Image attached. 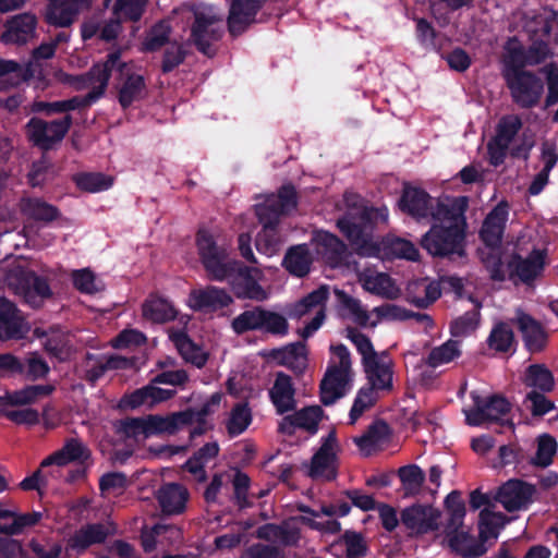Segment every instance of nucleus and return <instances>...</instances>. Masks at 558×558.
<instances>
[{"label": "nucleus", "mask_w": 558, "mask_h": 558, "mask_svg": "<svg viewBox=\"0 0 558 558\" xmlns=\"http://www.w3.org/2000/svg\"><path fill=\"white\" fill-rule=\"evenodd\" d=\"M345 203L347 209L337 219V228L359 256H379L380 244L375 231L388 223V208L368 205L363 198H351L347 194Z\"/></svg>", "instance_id": "1"}, {"label": "nucleus", "mask_w": 558, "mask_h": 558, "mask_svg": "<svg viewBox=\"0 0 558 558\" xmlns=\"http://www.w3.org/2000/svg\"><path fill=\"white\" fill-rule=\"evenodd\" d=\"M466 229L433 225L422 236L421 246L432 256L454 259L465 257Z\"/></svg>", "instance_id": "2"}, {"label": "nucleus", "mask_w": 558, "mask_h": 558, "mask_svg": "<svg viewBox=\"0 0 558 558\" xmlns=\"http://www.w3.org/2000/svg\"><path fill=\"white\" fill-rule=\"evenodd\" d=\"M196 247L209 280L225 281L238 265V260L230 259L227 250L218 245L213 234L206 230L197 232Z\"/></svg>", "instance_id": "3"}, {"label": "nucleus", "mask_w": 558, "mask_h": 558, "mask_svg": "<svg viewBox=\"0 0 558 558\" xmlns=\"http://www.w3.org/2000/svg\"><path fill=\"white\" fill-rule=\"evenodd\" d=\"M330 351L339 359V365L328 366L319 384L320 402L326 407L333 404L345 395L351 369V354L344 344L330 345Z\"/></svg>", "instance_id": "4"}, {"label": "nucleus", "mask_w": 558, "mask_h": 558, "mask_svg": "<svg viewBox=\"0 0 558 558\" xmlns=\"http://www.w3.org/2000/svg\"><path fill=\"white\" fill-rule=\"evenodd\" d=\"M473 405L464 410L465 422L470 426H482L485 423L500 422L501 426H507L513 430L514 424L510 420H504L511 411V403L500 395L481 397L472 392Z\"/></svg>", "instance_id": "5"}, {"label": "nucleus", "mask_w": 558, "mask_h": 558, "mask_svg": "<svg viewBox=\"0 0 558 558\" xmlns=\"http://www.w3.org/2000/svg\"><path fill=\"white\" fill-rule=\"evenodd\" d=\"M73 124V118L65 114L61 119L46 121L38 117H32L25 124V135L33 146L48 151L60 144L69 133Z\"/></svg>", "instance_id": "6"}, {"label": "nucleus", "mask_w": 558, "mask_h": 558, "mask_svg": "<svg viewBox=\"0 0 558 558\" xmlns=\"http://www.w3.org/2000/svg\"><path fill=\"white\" fill-rule=\"evenodd\" d=\"M111 53L118 54V60L112 65L114 88L118 92L117 98L120 106L123 109H128L133 102L144 98L146 82L143 75L133 71L130 63L121 59L122 50L120 48L111 50Z\"/></svg>", "instance_id": "7"}, {"label": "nucleus", "mask_w": 558, "mask_h": 558, "mask_svg": "<svg viewBox=\"0 0 558 558\" xmlns=\"http://www.w3.org/2000/svg\"><path fill=\"white\" fill-rule=\"evenodd\" d=\"M547 265V250L534 247L527 256L513 252L506 263L508 279L514 284L533 287Z\"/></svg>", "instance_id": "8"}, {"label": "nucleus", "mask_w": 558, "mask_h": 558, "mask_svg": "<svg viewBox=\"0 0 558 558\" xmlns=\"http://www.w3.org/2000/svg\"><path fill=\"white\" fill-rule=\"evenodd\" d=\"M512 102L521 109L536 107L544 94V82L532 71H517L505 78Z\"/></svg>", "instance_id": "9"}, {"label": "nucleus", "mask_w": 558, "mask_h": 558, "mask_svg": "<svg viewBox=\"0 0 558 558\" xmlns=\"http://www.w3.org/2000/svg\"><path fill=\"white\" fill-rule=\"evenodd\" d=\"M221 19L205 10L194 11V22L191 26V40L196 49L207 56L214 57L216 49L213 43L221 39L223 26Z\"/></svg>", "instance_id": "10"}, {"label": "nucleus", "mask_w": 558, "mask_h": 558, "mask_svg": "<svg viewBox=\"0 0 558 558\" xmlns=\"http://www.w3.org/2000/svg\"><path fill=\"white\" fill-rule=\"evenodd\" d=\"M264 272L255 266H246L238 260V265L230 271L226 280L231 291L239 300L265 301L268 298L265 289L259 284Z\"/></svg>", "instance_id": "11"}, {"label": "nucleus", "mask_w": 558, "mask_h": 558, "mask_svg": "<svg viewBox=\"0 0 558 558\" xmlns=\"http://www.w3.org/2000/svg\"><path fill=\"white\" fill-rule=\"evenodd\" d=\"M338 439L335 429L322 438L318 450L313 454L307 476L312 480L332 482L338 476L339 461L337 456Z\"/></svg>", "instance_id": "12"}, {"label": "nucleus", "mask_w": 558, "mask_h": 558, "mask_svg": "<svg viewBox=\"0 0 558 558\" xmlns=\"http://www.w3.org/2000/svg\"><path fill=\"white\" fill-rule=\"evenodd\" d=\"M440 512L430 505L414 504L404 508L400 521L410 531V536L424 535L438 530Z\"/></svg>", "instance_id": "13"}, {"label": "nucleus", "mask_w": 558, "mask_h": 558, "mask_svg": "<svg viewBox=\"0 0 558 558\" xmlns=\"http://www.w3.org/2000/svg\"><path fill=\"white\" fill-rule=\"evenodd\" d=\"M233 298L226 289L208 284L204 288L192 289L189 294V306L192 311L213 314L229 307Z\"/></svg>", "instance_id": "14"}, {"label": "nucleus", "mask_w": 558, "mask_h": 558, "mask_svg": "<svg viewBox=\"0 0 558 558\" xmlns=\"http://www.w3.org/2000/svg\"><path fill=\"white\" fill-rule=\"evenodd\" d=\"M469 208L468 196L447 197L446 199H434L433 213L429 219L434 225L458 226L468 228L465 213Z\"/></svg>", "instance_id": "15"}, {"label": "nucleus", "mask_w": 558, "mask_h": 558, "mask_svg": "<svg viewBox=\"0 0 558 558\" xmlns=\"http://www.w3.org/2000/svg\"><path fill=\"white\" fill-rule=\"evenodd\" d=\"M535 493L534 485L522 480L511 478L498 488L494 498L508 512H513L526 508L532 502Z\"/></svg>", "instance_id": "16"}, {"label": "nucleus", "mask_w": 558, "mask_h": 558, "mask_svg": "<svg viewBox=\"0 0 558 558\" xmlns=\"http://www.w3.org/2000/svg\"><path fill=\"white\" fill-rule=\"evenodd\" d=\"M267 0H232L227 19L232 37L242 35L256 22V15Z\"/></svg>", "instance_id": "17"}, {"label": "nucleus", "mask_w": 558, "mask_h": 558, "mask_svg": "<svg viewBox=\"0 0 558 558\" xmlns=\"http://www.w3.org/2000/svg\"><path fill=\"white\" fill-rule=\"evenodd\" d=\"M434 197H432L425 190L421 187L404 185L401 196L398 199L399 209L415 219L421 221L429 219L433 213Z\"/></svg>", "instance_id": "18"}, {"label": "nucleus", "mask_w": 558, "mask_h": 558, "mask_svg": "<svg viewBox=\"0 0 558 558\" xmlns=\"http://www.w3.org/2000/svg\"><path fill=\"white\" fill-rule=\"evenodd\" d=\"M194 410L174 412L167 416L149 414L144 417L145 438L160 434H175L181 427L191 425L194 422Z\"/></svg>", "instance_id": "19"}, {"label": "nucleus", "mask_w": 558, "mask_h": 558, "mask_svg": "<svg viewBox=\"0 0 558 558\" xmlns=\"http://www.w3.org/2000/svg\"><path fill=\"white\" fill-rule=\"evenodd\" d=\"M17 282L26 303L33 308L40 307L44 300L52 296L48 279L39 276L34 270H22L17 277Z\"/></svg>", "instance_id": "20"}, {"label": "nucleus", "mask_w": 558, "mask_h": 558, "mask_svg": "<svg viewBox=\"0 0 558 558\" xmlns=\"http://www.w3.org/2000/svg\"><path fill=\"white\" fill-rule=\"evenodd\" d=\"M509 215L507 202H499L483 221L480 238L488 248L499 247Z\"/></svg>", "instance_id": "21"}, {"label": "nucleus", "mask_w": 558, "mask_h": 558, "mask_svg": "<svg viewBox=\"0 0 558 558\" xmlns=\"http://www.w3.org/2000/svg\"><path fill=\"white\" fill-rule=\"evenodd\" d=\"M189 497V490L179 483H165L155 493V498L163 517L184 513Z\"/></svg>", "instance_id": "22"}, {"label": "nucleus", "mask_w": 558, "mask_h": 558, "mask_svg": "<svg viewBox=\"0 0 558 558\" xmlns=\"http://www.w3.org/2000/svg\"><path fill=\"white\" fill-rule=\"evenodd\" d=\"M117 60L118 54L109 51L104 61L93 64L86 73L72 75L69 82L77 90L84 89L94 83H98L96 87H102L101 92L104 96L112 75V65Z\"/></svg>", "instance_id": "23"}, {"label": "nucleus", "mask_w": 558, "mask_h": 558, "mask_svg": "<svg viewBox=\"0 0 558 558\" xmlns=\"http://www.w3.org/2000/svg\"><path fill=\"white\" fill-rule=\"evenodd\" d=\"M323 414L324 411L319 405L305 407L291 415L284 416L279 424V432L293 435L296 428H301L314 435L318 430Z\"/></svg>", "instance_id": "24"}, {"label": "nucleus", "mask_w": 558, "mask_h": 558, "mask_svg": "<svg viewBox=\"0 0 558 558\" xmlns=\"http://www.w3.org/2000/svg\"><path fill=\"white\" fill-rule=\"evenodd\" d=\"M315 241L317 253L328 266L337 268L345 263L348 246L339 236L328 231H319L315 235Z\"/></svg>", "instance_id": "25"}, {"label": "nucleus", "mask_w": 558, "mask_h": 558, "mask_svg": "<svg viewBox=\"0 0 558 558\" xmlns=\"http://www.w3.org/2000/svg\"><path fill=\"white\" fill-rule=\"evenodd\" d=\"M37 19L32 13L17 14L5 23V31L1 34V41L5 45L26 44L35 34Z\"/></svg>", "instance_id": "26"}, {"label": "nucleus", "mask_w": 558, "mask_h": 558, "mask_svg": "<svg viewBox=\"0 0 558 558\" xmlns=\"http://www.w3.org/2000/svg\"><path fill=\"white\" fill-rule=\"evenodd\" d=\"M90 457V451L76 438L66 439L61 449L45 458L40 466L50 465L64 466L71 462H85Z\"/></svg>", "instance_id": "27"}, {"label": "nucleus", "mask_w": 558, "mask_h": 558, "mask_svg": "<svg viewBox=\"0 0 558 558\" xmlns=\"http://www.w3.org/2000/svg\"><path fill=\"white\" fill-rule=\"evenodd\" d=\"M23 318L16 305L5 296H0V340H19L24 337Z\"/></svg>", "instance_id": "28"}, {"label": "nucleus", "mask_w": 558, "mask_h": 558, "mask_svg": "<svg viewBox=\"0 0 558 558\" xmlns=\"http://www.w3.org/2000/svg\"><path fill=\"white\" fill-rule=\"evenodd\" d=\"M525 349L531 353L543 351L547 343V333L539 322L531 315L521 313L517 318Z\"/></svg>", "instance_id": "29"}, {"label": "nucleus", "mask_w": 558, "mask_h": 558, "mask_svg": "<svg viewBox=\"0 0 558 558\" xmlns=\"http://www.w3.org/2000/svg\"><path fill=\"white\" fill-rule=\"evenodd\" d=\"M294 395L292 378L283 372L277 373L274 386L269 390V397L278 414L295 410Z\"/></svg>", "instance_id": "30"}, {"label": "nucleus", "mask_w": 558, "mask_h": 558, "mask_svg": "<svg viewBox=\"0 0 558 558\" xmlns=\"http://www.w3.org/2000/svg\"><path fill=\"white\" fill-rule=\"evenodd\" d=\"M313 264V258L306 244H298L288 248L281 266L296 278L306 277Z\"/></svg>", "instance_id": "31"}, {"label": "nucleus", "mask_w": 558, "mask_h": 558, "mask_svg": "<svg viewBox=\"0 0 558 558\" xmlns=\"http://www.w3.org/2000/svg\"><path fill=\"white\" fill-rule=\"evenodd\" d=\"M108 537V530L101 523H88L77 530L68 541L70 549L83 553L94 544H102Z\"/></svg>", "instance_id": "32"}, {"label": "nucleus", "mask_w": 558, "mask_h": 558, "mask_svg": "<svg viewBox=\"0 0 558 558\" xmlns=\"http://www.w3.org/2000/svg\"><path fill=\"white\" fill-rule=\"evenodd\" d=\"M81 10L69 0H49L45 21L56 27H68L74 22Z\"/></svg>", "instance_id": "33"}, {"label": "nucleus", "mask_w": 558, "mask_h": 558, "mask_svg": "<svg viewBox=\"0 0 558 558\" xmlns=\"http://www.w3.org/2000/svg\"><path fill=\"white\" fill-rule=\"evenodd\" d=\"M53 385H31L0 398L1 405H26L34 403L41 397H47L54 391Z\"/></svg>", "instance_id": "34"}, {"label": "nucleus", "mask_w": 558, "mask_h": 558, "mask_svg": "<svg viewBox=\"0 0 558 558\" xmlns=\"http://www.w3.org/2000/svg\"><path fill=\"white\" fill-rule=\"evenodd\" d=\"M363 367L366 374L367 387H372L377 392L392 389V371L389 365L376 357L363 364Z\"/></svg>", "instance_id": "35"}, {"label": "nucleus", "mask_w": 558, "mask_h": 558, "mask_svg": "<svg viewBox=\"0 0 558 558\" xmlns=\"http://www.w3.org/2000/svg\"><path fill=\"white\" fill-rule=\"evenodd\" d=\"M486 342L488 348L496 353L513 354L515 352L514 332L505 322H498L493 326Z\"/></svg>", "instance_id": "36"}, {"label": "nucleus", "mask_w": 558, "mask_h": 558, "mask_svg": "<svg viewBox=\"0 0 558 558\" xmlns=\"http://www.w3.org/2000/svg\"><path fill=\"white\" fill-rule=\"evenodd\" d=\"M181 356L198 368H202L208 360V355L190 338V336L179 330L170 336Z\"/></svg>", "instance_id": "37"}, {"label": "nucleus", "mask_w": 558, "mask_h": 558, "mask_svg": "<svg viewBox=\"0 0 558 558\" xmlns=\"http://www.w3.org/2000/svg\"><path fill=\"white\" fill-rule=\"evenodd\" d=\"M21 209L29 219L45 223L52 222L61 216L58 207L37 197L23 198Z\"/></svg>", "instance_id": "38"}, {"label": "nucleus", "mask_w": 558, "mask_h": 558, "mask_svg": "<svg viewBox=\"0 0 558 558\" xmlns=\"http://www.w3.org/2000/svg\"><path fill=\"white\" fill-rule=\"evenodd\" d=\"M172 33V26L169 21L161 20L155 23L147 32L142 41L141 50L143 52H156L162 47H167L172 40L170 35Z\"/></svg>", "instance_id": "39"}, {"label": "nucleus", "mask_w": 558, "mask_h": 558, "mask_svg": "<svg viewBox=\"0 0 558 558\" xmlns=\"http://www.w3.org/2000/svg\"><path fill=\"white\" fill-rule=\"evenodd\" d=\"M143 316L154 323L163 324L177 318V311L167 300L158 296H150L143 304Z\"/></svg>", "instance_id": "40"}, {"label": "nucleus", "mask_w": 558, "mask_h": 558, "mask_svg": "<svg viewBox=\"0 0 558 558\" xmlns=\"http://www.w3.org/2000/svg\"><path fill=\"white\" fill-rule=\"evenodd\" d=\"M523 383L538 392H550L555 387V378L551 371L545 364H531L524 372Z\"/></svg>", "instance_id": "41"}, {"label": "nucleus", "mask_w": 558, "mask_h": 558, "mask_svg": "<svg viewBox=\"0 0 558 558\" xmlns=\"http://www.w3.org/2000/svg\"><path fill=\"white\" fill-rule=\"evenodd\" d=\"M470 300L475 304L474 308L465 312L450 323V333L453 337H465L473 332L480 325V310L482 304L473 296H470Z\"/></svg>", "instance_id": "42"}, {"label": "nucleus", "mask_w": 558, "mask_h": 558, "mask_svg": "<svg viewBox=\"0 0 558 558\" xmlns=\"http://www.w3.org/2000/svg\"><path fill=\"white\" fill-rule=\"evenodd\" d=\"M404 496H416L426 480L424 471L417 464H409L398 470Z\"/></svg>", "instance_id": "43"}, {"label": "nucleus", "mask_w": 558, "mask_h": 558, "mask_svg": "<svg viewBox=\"0 0 558 558\" xmlns=\"http://www.w3.org/2000/svg\"><path fill=\"white\" fill-rule=\"evenodd\" d=\"M446 512L448 514L445 532L460 529L465 517V504L459 490H452L445 499Z\"/></svg>", "instance_id": "44"}, {"label": "nucleus", "mask_w": 558, "mask_h": 558, "mask_svg": "<svg viewBox=\"0 0 558 558\" xmlns=\"http://www.w3.org/2000/svg\"><path fill=\"white\" fill-rule=\"evenodd\" d=\"M231 483L233 488L231 501L238 509L244 510L253 507L254 504L250 499L251 477L241 470H236Z\"/></svg>", "instance_id": "45"}, {"label": "nucleus", "mask_w": 558, "mask_h": 558, "mask_svg": "<svg viewBox=\"0 0 558 558\" xmlns=\"http://www.w3.org/2000/svg\"><path fill=\"white\" fill-rule=\"evenodd\" d=\"M264 307L255 306L246 310L233 318L231 327L236 335H243L252 330L262 331Z\"/></svg>", "instance_id": "46"}, {"label": "nucleus", "mask_w": 558, "mask_h": 558, "mask_svg": "<svg viewBox=\"0 0 558 558\" xmlns=\"http://www.w3.org/2000/svg\"><path fill=\"white\" fill-rule=\"evenodd\" d=\"M148 0H116L112 5L113 16L124 22H138L144 12Z\"/></svg>", "instance_id": "47"}, {"label": "nucleus", "mask_w": 558, "mask_h": 558, "mask_svg": "<svg viewBox=\"0 0 558 558\" xmlns=\"http://www.w3.org/2000/svg\"><path fill=\"white\" fill-rule=\"evenodd\" d=\"M379 400V392L366 385L361 387L355 396L349 413L350 423L354 424L362 414L373 408Z\"/></svg>", "instance_id": "48"}, {"label": "nucleus", "mask_w": 558, "mask_h": 558, "mask_svg": "<svg viewBox=\"0 0 558 558\" xmlns=\"http://www.w3.org/2000/svg\"><path fill=\"white\" fill-rule=\"evenodd\" d=\"M252 422V411L246 402L236 403L231 410L227 430L231 437L241 435Z\"/></svg>", "instance_id": "49"}, {"label": "nucleus", "mask_w": 558, "mask_h": 558, "mask_svg": "<svg viewBox=\"0 0 558 558\" xmlns=\"http://www.w3.org/2000/svg\"><path fill=\"white\" fill-rule=\"evenodd\" d=\"M558 449L556 438L549 434H542L537 438V449L531 463L538 468H547L553 463Z\"/></svg>", "instance_id": "50"}, {"label": "nucleus", "mask_w": 558, "mask_h": 558, "mask_svg": "<svg viewBox=\"0 0 558 558\" xmlns=\"http://www.w3.org/2000/svg\"><path fill=\"white\" fill-rule=\"evenodd\" d=\"M391 429L384 420L375 421L355 442L360 448H369L387 441Z\"/></svg>", "instance_id": "51"}, {"label": "nucleus", "mask_w": 558, "mask_h": 558, "mask_svg": "<svg viewBox=\"0 0 558 558\" xmlns=\"http://www.w3.org/2000/svg\"><path fill=\"white\" fill-rule=\"evenodd\" d=\"M362 287L372 294L379 295L386 299H393V281L386 272H377L376 275L365 276Z\"/></svg>", "instance_id": "52"}, {"label": "nucleus", "mask_w": 558, "mask_h": 558, "mask_svg": "<svg viewBox=\"0 0 558 558\" xmlns=\"http://www.w3.org/2000/svg\"><path fill=\"white\" fill-rule=\"evenodd\" d=\"M461 355L459 342L448 340L439 347L433 348L426 359V364L430 367H438L447 364Z\"/></svg>", "instance_id": "53"}, {"label": "nucleus", "mask_w": 558, "mask_h": 558, "mask_svg": "<svg viewBox=\"0 0 558 558\" xmlns=\"http://www.w3.org/2000/svg\"><path fill=\"white\" fill-rule=\"evenodd\" d=\"M75 183L82 191L96 193L111 187L113 179L100 172H85L75 177Z\"/></svg>", "instance_id": "54"}, {"label": "nucleus", "mask_w": 558, "mask_h": 558, "mask_svg": "<svg viewBox=\"0 0 558 558\" xmlns=\"http://www.w3.org/2000/svg\"><path fill=\"white\" fill-rule=\"evenodd\" d=\"M481 260L493 281L502 282L508 278L507 269L505 270L504 268L499 247L488 248L487 252H481Z\"/></svg>", "instance_id": "55"}, {"label": "nucleus", "mask_w": 558, "mask_h": 558, "mask_svg": "<svg viewBox=\"0 0 558 558\" xmlns=\"http://www.w3.org/2000/svg\"><path fill=\"white\" fill-rule=\"evenodd\" d=\"M282 240L278 229H262L255 238L256 250L267 257H271L281 248Z\"/></svg>", "instance_id": "56"}, {"label": "nucleus", "mask_w": 558, "mask_h": 558, "mask_svg": "<svg viewBox=\"0 0 558 558\" xmlns=\"http://www.w3.org/2000/svg\"><path fill=\"white\" fill-rule=\"evenodd\" d=\"M345 546V558H362L366 556L368 546L362 533L345 530L339 539Z\"/></svg>", "instance_id": "57"}, {"label": "nucleus", "mask_w": 558, "mask_h": 558, "mask_svg": "<svg viewBox=\"0 0 558 558\" xmlns=\"http://www.w3.org/2000/svg\"><path fill=\"white\" fill-rule=\"evenodd\" d=\"M269 355L278 365H291L296 357L307 356L306 343L304 341L292 342L282 348L272 349Z\"/></svg>", "instance_id": "58"}, {"label": "nucleus", "mask_w": 558, "mask_h": 558, "mask_svg": "<svg viewBox=\"0 0 558 558\" xmlns=\"http://www.w3.org/2000/svg\"><path fill=\"white\" fill-rule=\"evenodd\" d=\"M267 197L283 215L290 214L298 206V192L292 183L283 184L277 194Z\"/></svg>", "instance_id": "59"}, {"label": "nucleus", "mask_w": 558, "mask_h": 558, "mask_svg": "<svg viewBox=\"0 0 558 558\" xmlns=\"http://www.w3.org/2000/svg\"><path fill=\"white\" fill-rule=\"evenodd\" d=\"M187 51L185 50L184 45L178 40H172L163 51L161 72L163 74L172 72L185 61Z\"/></svg>", "instance_id": "60"}, {"label": "nucleus", "mask_w": 558, "mask_h": 558, "mask_svg": "<svg viewBox=\"0 0 558 558\" xmlns=\"http://www.w3.org/2000/svg\"><path fill=\"white\" fill-rule=\"evenodd\" d=\"M522 128V120L518 114L502 117L496 128V143L509 145Z\"/></svg>", "instance_id": "61"}, {"label": "nucleus", "mask_w": 558, "mask_h": 558, "mask_svg": "<svg viewBox=\"0 0 558 558\" xmlns=\"http://www.w3.org/2000/svg\"><path fill=\"white\" fill-rule=\"evenodd\" d=\"M345 332V337L351 340L356 351L361 354L362 364H366L372 359L378 357L371 339L366 335L359 331L355 327L350 326L347 327Z\"/></svg>", "instance_id": "62"}, {"label": "nucleus", "mask_w": 558, "mask_h": 558, "mask_svg": "<svg viewBox=\"0 0 558 558\" xmlns=\"http://www.w3.org/2000/svg\"><path fill=\"white\" fill-rule=\"evenodd\" d=\"M262 331L272 336L284 337L289 332V323L283 315L264 308Z\"/></svg>", "instance_id": "63"}, {"label": "nucleus", "mask_w": 558, "mask_h": 558, "mask_svg": "<svg viewBox=\"0 0 558 558\" xmlns=\"http://www.w3.org/2000/svg\"><path fill=\"white\" fill-rule=\"evenodd\" d=\"M256 216L262 229H278L280 217L283 215L267 197L263 204L256 205Z\"/></svg>", "instance_id": "64"}]
</instances>
